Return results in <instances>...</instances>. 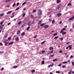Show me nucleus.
Instances as JSON below:
<instances>
[{
  "label": "nucleus",
  "mask_w": 74,
  "mask_h": 74,
  "mask_svg": "<svg viewBox=\"0 0 74 74\" xmlns=\"http://www.w3.org/2000/svg\"><path fill=\"white\" fill-rule=\"evenodd\" d=\"M38 15H42V11H41V10L40 9L38 10Z\"/></svg>",
  "instance_id": "nucleus-1"
},
{
  "label": "nucleus",
  "mask_w": 74,
  "mask_h": 74,
  "mask_svg": "<svg viewBox=\"0 0 74 74\" xmlns=\"http://www.w3.org/2000/svg\"><path fill=\"white\" fill-rule=\"evenodd\" d=\"M49 27V25H44V27L45 28V29H47V28H48Z\"/></svg>",
  "instance_id": "nucleus-2"
},
{
  "label": "nucleus",
  "mask_w": 74,
  "mask_h": 74,
  "mask_svg": "<svg viewBox=\"0 0 74 74\" xmlns=\"http://www.w3.org/2000/svg\"><path fill=\"white\" fill-rule=\"evenodd\" d=\"M66 28H62L60 32V33H62V32H64V30H66Z\"/></svg>",
  "instance_id": "nucleus-3"
},
{
  "label": "nucleus",
  "mask_w": 74,
  "mask_h": 74,
  "mask_svg": "<svg viewBox=\"0 0 74 74\" xmlns=\"http://www.w3.org/2000/svg\"><path fill=\"white\" fill-rule=\"evenodd\" d=\"M62 5V4H60L57 7L56 9H59L60 7H61V6Z\"/></svg>",
  "instance_id": "nucleus-4"
},
{
  "label": "nucleus",
  "mask_w": 74,
  "mask_h": 74,
  "mask_svg": "<svg viewBox=\"0 0 74 74\" xmlns=\"http://www.w3.org/2000/svg\"><path fill=\"white\" fill-rule=\"evenodd\" d=\"M74 18V16H73V17H71L70 18L68 19V21H70L71 20H73V19Z\"/></svg>",
  "instance_id": "nucleus-5"
},
{
  "label": "nucleus",
  "mask_w": 74,
  "mask_h": 74,
  "mask_svg": "<svg viewBox=\"0 0 74 74\" xmlns=\"http://www.w3.org/2000/svg\"><path fill=\"white\" fill-rule=\"evenodd\" d=\"M4 25H0V29H3V27H4Z\"/></svg>",
  "instance_id": "nucleus-6"
},
{
  "label": "nucleus",
  "mask_w": 74,
  "mask_h": 74,
  "mask_svg": "<svg viewBox=\"0 0 74 74\" xmlns=\"http://www.w3.org/2000/svg\"><path fill=\"white\" fill-rule=\"evenodd\" d=\"M27 25V23H25L23 25H22V27H24V26H25Z\"/></svg>",
  "instance_id": "nucleus-7"
},
{
  "label": "nucleus",
  "mask_w": 74,
  "mask_h": 74,
  "mask_svg": "<svg viewBox=\"0 0 74 74\" xmlns=\"http://www.w3.org/2000/svg\"><path fill=\"white\" fill-rule=\"evenodd\" d=\"M62 15V14L60 13H58L57 14V15L58 16V17H59L60 16H61V15Z\"/></svg>",
  "instance_id": "nucleus-8"
},
{
  "label": "nucleus",
  "mask_w": 74,
  "mask_h": 74,
  "mask_svg": "<svg viewBox=\"0 0 74 74\" xmlns=\"http://www.w3.org/2000/svg\"><path fill=\"white\" fill-rule=\"evenodd\" d=\"M25 34V33L24 32L21 34V36H24Z\"/></svg>",
  "instance_id": "nucleus-9"
},
{
  "label": "nucleus",
  "mask_w": 74,
  "mask_h": 74,
  "mask_svg": "<svg viewBox=\"0 0 74 74\" xmlns=\"http://www.w3.org/2000/svg\"><path fill=\"white\" fill-rule=\"evenodd\" d=\"M72 47V45H69L68 46V48H69V49H71V48Z\"/></svg>",
  "instance_id": "nucleus-10"
},
{
  "label": "nucleus",
  "mask_w": 74,
  "mask_h": 74,
  "mask_svg": "<svg viewBox=\"0 0 74 74\" xmlns=\"http://www.w3.org/2000/svg\"><path fill=\"white\" fill-rule=\"evenodd\" d=\"M20 32H21V30H19L18 31H17L16 33V34L17 35H18V34H19V33H20Z\"/></svg>",
  "instance_id": "nucleus-11"
},
{
  "label": "nucleus",
  "mask_w": 74,
  "mask_h": 74,
  "mask_svg": "<svg viewBox=\"0 0 74 74\" xmlns=\"http://www.w3.org/2000/svg\"><path fill=\"white\" fill-rule=\"evenodd\" d=\"M15 40L16 41H19V38L16 37L15 38Z\"/></svg>",
  "instance_id": "nucleus-12"
},
{
  "label": "nucleus",
  "mask_w": 74,
  "mask_h": 74,
  "mask_svg": "<svg viewBox=\"0 0 74 74\" xmlns=\"http://www.w3.org/2000/svg\"><path fill=\"white\" fill-rule=\"evenodd\" d=\"M11 12H12V11H9L8 12L6 13V14H10V13H11Z\"/></svg>",
  "instance_id": "nucleus-13"
},
{
  "label": "nucleus",
  "mask_w": 74,
  "mask_h": 74,
  "mask_svg": "<svg viewBox=\"0 0 74 74\" xmlns=\"http://www.w3.org/2000/svg\"><path fill=\"white\" fill-rule=\"evenodd\" d=\"M53 49V47H51L49 48V50H52V49Z\"/></svg>",
  "instance_id": "nucleus-14"
},
{
  "label": "nucleus",
  "mask_w": 74,
  "mask_h": 74,
  "mask_svg": "<svg viewBox=\"0 0 74 74\" xmlns=\"http://www.w3.org/2000/svg\"><path fill=\"white\" fill-rule=\"evenodd\" d=\"M62 33V34L63 35L64 34H66L67 33L66 32H62V33Z\"/></svg>",
  "instance_id": "nucleus-15"
},
{
  "label": "nucleus",
  "mask_w": 74,
  "mask_h": 74,
  "mask_svg": "<svg viewBox=\"0 0 74 74\" xmlns=\"http://www.w3.org/2000/svg\"><path fill=\"white\" fill-rule=\"evenodd\" d=\"M30 17L32 19H33V18H34V16L33 15H31L30 16Z\"/></svg>",
  "instance_id": "nucleus-16"
},
{
  "label": "nucleus",
  "mask_w": 74,
  "mask_h": 74,
  "mask_svg": "<svg viewBox=\"0 0 74 74\" xmlns=\"http://www.w3.org/2000/svg\"><path fill=\"white\" fill-rule=\"evenodd\" d=\"M42 64H44L45 62H44V60H43L41 62Z\"/></svg>",
  "instance_id": "nucleus-17"
},
{
  "label": "nucleus",
  "mask_w": 74,
  "mask_h": 74,
  "mask_svg": "<svg viewBox=\"0 0 74 74\" xmlns=\"http://www.w3.org/2000/svg\"><path fill=\"white\" fill-rule=\"evenodd\" d=\"M28 25L31 26V23L30 22H29L28 23Z\"/></svg>",
  "instance_id": "nucleus-18"
},
{
  "label": "nucleus",
  "mask_w": 74,
  "mask_h": 74,
  "mask_svg": "<svg viewBox=\"0 0 74 74\" xmlns=\"http://www.w3.org/2000/svg\"><path fill=\"white\" fill-rule=\"evenodd\" d=\"M25 20L26 21H28V20H29V18H25Z\"/></svg>",
  "instance_id": "nucleus-19"
},
{
  "label": "nucleus",
  "mask_w": 74,
  "mask_h": 74,
  "mask_svg": "<svg viewBox=\"0 0 74 74\" xmlns=\"http://www.w3.org/2000/svg\"><path fill=\"white\" fill-rule=\"evenodd\" d=\"M57 60H58L57 59H55L53 60V62H56V61H57Z\"/></svg>",
  "instance_id": "nucleus-20"
},
{
  "label": "nucleus",
  "mask_w": 74,
  "mask_h": 74,
  "mask_svg": "<svg viewBox=\"0 0 74 74\" xmlns=\"http://www.w3.org/2000/svg\"><path fill=\"white\" fill-rule=\"evenodd\" d=\"M71 73H72V71L70 70V71L69 72H68V74H71Z\"/></svg>",
  "instance_id": "nucleus-21"
},
{
  "label": "nucleus",
  "mask_w": 74,
  "mask_h": 74,
  "mask_svg": "<svg viewBox=\"0 0 74 74\" xmlns=\"http://www.w3.org/2000/svg\"><path fill=\"white\" fill-rule=\"evenodd\" d=\"M35 72V70H33L32 71H31V72L32 73H34V72Z\"/></svg>",
  "instance_id": "nucleus-22"
},
{
  "label": "nucleus",
  "mask_w": 74,
  "mask_h": 74,
  "mask_svg": "<svg viewBox=\"0 0 74 74\" xmlns=\"http://www.w3.org/2000/svg\"><path fill=\"white\" fill-rule=\"evenodd\" d=\"M42 22V21H39L38 22V24L39 25H40V24H41V23Z\"/></svg>",
  "instance_id": "nucleus-23"
},
{
  "label": "nucleus",
  "mask_w": 74,
  "mask_h": 74,
  "mask_svg": "<svg viewBox=\"0 0 74 74\" xmlns=\"http://www.w3.org/2000/svg\"><path fill=\"white\" fill-rule=\"evenodd\" d=\"M68 63V62H64L62 63V64H66V63Z\"/></svg>",
  "instance_id": "nucleus-24"
},
{
  "label": "nucleus",
  "mask_w": 74,
  "mask_h": 74,
  "mask_svg": "<svg viewBox=\"0 0 74 74\" xmlns=\"http://www.w3.org/2000/svg\"><path fill=\"white\" fill-rule=\"evenodd\" d=\"M14 43V42H11L10 43H9V45H10V44H12Z\"/></svg>",
  "instance_id": "nucleus-25"
},
{
  "label": "nucleus",
  "mask_w": 74,
  "mask_h": 74,
  "mask_svg": "<svg viewBox=\"0 0 74 74\" xmlns=\"http://www.w3.org/2000/svg\"><path fill=\"white\" fill-rule=\"evenodd\" d=\"M60 39L61 41H62V40H63V38L62 37L60 38Z\"/></svg>",
  "instance_id": "nucleus-26"
},
{
  "label": "nucleus",
  "mask_w": 74,
  "mask_h": 74,
  "mask_svg": "<svg viewBox=\"0 0 74 74\" xmlns=\"http://www.w3.org/2000/svg\"><path fill=\"white\" fill-rule=\"evenodd\" d=\"M21 23H22V21H20L18 22V25H21Z\"/></svg>",
  "instance_id": "nucleus-27"
},
{
  "label": "nucleus",
  "mask_w": 74,
  "mask_h": 74,
  "mask_svg": "<svg viewBox=\"0 0 74 74\" xmlns=\"http://www.w3.org/2000/svg\"><path fill=\"white\" fill-rule=\"evenodd\" d=\"M29 29H30V27L29 26L27 28V30H29Z\"/></svg>",
  "instance_id": "nucleus-28"
},
{
  "label": "nucleus",
  "mask_w": 74,
  "mask_h": 74,
  "mask_svg": "<svg viewBox=\"0 0 74 74\" xmlns=\"http://www.w3.org/2000/svg\"><path fill=\"white\" fill-rule=\"evenodd\" d=\"M25 15H26V14L25 13H24L23 14V17H24L25 16Z\"/></svg>",
  "instance_id": "nucleus-29"
},
{
  "label": "nucleus",
  "mask_w": 74,
  "mask_h": 74,
  "mask_svg": "<svg viewBox=\"0 0 74 74\" xmlns=\"http://www.w3.org/2000/svg\"><path fill=\"white\" fill-rule=\"evenodd\" d=\"M16 5V3H14V4H13L12 5V7H15V5Z\"/></svg>",
  "instance_id": "nucleus-30"
},
{
  "label": "nucleus",
  "mask_w": 74,
  "mask_h": 74,
  "mask_svg": "<svg viewBox=\"0 0 74 74\" xmlns=\"http://www.w3.org/2000/svg\"><path fill=\"white\" fill-rule=\"evenodd\" d=\"M71 5V4L70 3H69L68 4V6H70Z\"/></svg>",
  "instance_id": "nucleus-31"
},
{
  "label": "nucleus",
  "mask_w": 74,
  "mask_h": 74,
  "mask_svg": "<svg viewBox=\"0 0 74 74\" xmlns=\"http://www.w3.org/2000/svg\"><path fill=\"white\" fill-rule=\"evenodd\" d=\"M32 12H36V10H34Z\"/></svg>",
  "instance_id": "nucleus-32"
},
{
  "label": "nucleus",
  "mask_w": 74,
  "mask_h": 74,
  "mask_svg": "<svg viewBox=\"0 0 74 74\" xmlns=\"http://www.w3.org/2000/svg\"><path fill=\"white\" fill-rule=\"evenodd\" d=\"M55 23V20H53L52 21V24H53V23Z\"/></svg>",
  "instance_id": "nucleus-33"
},
{
  "label": "nucleus",
  "mask_w": 74,
  "mask_h": 74,
  "mask_svg": "<svg viewBox=\"0 0 74 74\" xmlns=\"http://www.w3.org/2000/svg\"><path fill=\"white\" fill-rule=\"evenodd\" d=\"M26 3H27V2H25L23 3L22 4V5H24L25 4H26Z\"/></svg>",
  "instance_id": "nucleus-34"
},
{
  "label": "nucleus",
  "mask_w": 74,
  "mask_h": 74,
  "mask_svg": "<svg viewBox=\"0 0 74 74\" xmlns=\"http://www.w3.org/2000/svg\"><path fill=\"white\" fill-rule=\"evenodd\" d=\"M8 40H11V37H9L8 38Z\"/></svg>",
  "instance_id": "nucleus-35"
},
{
  "label": "nucleus",
  "mask_w": 74,
  "mask_h": 74,
  "mask_svg": "<svg viewBox=\"0 0 74 74\" xmlns=\"http://www.w3.org/2000/svg\"><path fill=\"white\" fill-rule=\"evenodd\" d=\"M46 41H44L43 42H41V44H44V43H45V42Z\"/></svg>",
  "instance_id": "nucleus-36"
},
{
  "label": "nucleus",
  "mask_w": 74,
  "mask_h": 74,
  "mask_svg": "<svg viewBox=\"0 0 74 74\" xmlns=\"http://www.w3.org/2000/svg\"><path fill=\"white\" fill-rule=\"evenodd\" d=\"M3 15H4V14H0V16H3Z\"/></svg>",
  "instance_id": "nucleus-37"
},
{
  "label": "nucleus",
  "mask_w": 74,
  "mask_h": 74,
  "mask_svg": "<svg viewBox=\"0 0 74 74\" xmlns=\"http://www.w3.org/2000/svg\"><path fill=\"white\" fill-rule=\"evenodd\" d=\"M72 64L73 66H74V62H72Z\"/></svg>",
  "instance_id": "nucleus-38"
},
{
  "label": "nucleus",
  "mask_w": 74,
  "mask_h": 74,
  "mask_svg": "<svg viewBox=\"0 0 74 74\" xmlns=\"http://www.w3.org/2000/svg\"><path fill=\"white\" fill-rule=\"evenodd\" d=\"M14 69H16V68H17V66H14L13 67Z\"/></svg>",
  "instance_id": "nucleus-39"
},
{
  "label": "nucleus",
  "mask_w": 74,
  "mask_h": 74,
  "mask_svg": "<svg viewBox=\"0 0 74 74\" xmlns=\"http://www.w3.org/2000/svg\"><path fill=\"white\" fill-rule=\"evenodd\" d=\"M59 37L58 36H57V37H54V39H57Z\"/></svg>",
  "instance_id": "nucleus-40"
},
{
  "label": "nucleus",
  "mask_w": 74,
  "mask_h": 74,
  "mask_svg": "<svg viewBox=\"0 0 74 74\" xmlns=\"http://www.w3.org/2000/svg\"><path fill=\"white\" fill-rule=\"evenodd\" d=\"M57 34H58L56 33L54 34L53 35H54V36H56Z\"/></svg>",
  "instance_id": "nucleus-41"
},
{
  "label": "nucleus",
  "mask_w": 74,
  "mask_h": 74,
  "mask_svg": "<svg viewBox=\"0 0 74 74\" xmlns=\"http://www.w3.org/2000/svg\"><path fill=\"white\" fill-rule=\"evenodd\" d=\"M60 0H58L57 1V3H60Z\"/></svg>",
  "instance_id": "nucleus-42"
},
{
  "label": "nucleus",
  "mask_w": 74,
  "mask_h": 74,
  "mask_svg": "<svg viewBox=\"0 0 74 74\" xmlns=\"http://www.w3.org/2000/svg\"><path fill=\"white\" fill-rule=\"evenodd\" d=\"M72 58H73V55H71L70 58V59H71Z\"/></svg>",
  "instance_id": "nucleus-43"
},
{
  "label": "nucleus",
  "mask_w": 74,
  "mask_h": 74,
  "mask_svg": "<svg viewBox=\"0 0 74 74\" xmlns=\"http://www.w3.org/2000/svg\"><path fill=\"white\" fill-rule=\"evenodd\" d=\"M9 1L8 0H6L5 1V3H7Z\"/></svg>",
  "instance_id": "nucleus-44"
},
{
  "label": "nucleus",
  "mask_w": 74,
  "mask_h": 74,
  "mask_svg": "<svg viewBox=\"0 0 74 74\" xmlns=\"http://www.w3.org/2000/svg\"><path fill=\"white\" fill-rule=\"evenodd\" d=\"M19 9V7H18L16 8V10H18Z\"/></svg>",
  "instance_id": "nucleus-45"
},
{
  "label": "nucleus",
  "mask_w": 74,
  "mask_h": 74,
  "mask_svg": "<svg viewBox=\"0 0 74 74\" xmlns=\"http://www.w3.org/2000/svg\"><path fill=\"white\" fill-rule=\"evenodd\" d=\"M3 23H4V21H2V22L0 23V25H2Z\"/></svg>",
  "instance_id": "nucleus-46"
},
{
  "label": "nucleus",
  "mask_w": 74,
  "mask_h": 74,
  "mask_svg": "<svg viewBox=\"0 0 74 74\" xmlns=\"http://www.w3.org/2000/svg\"><path fill=\"white\" fill-rule=\"evenodd\" d=\"M44 25V23H42V24H41V25H40V26H43Z\"/></svg>",
  "instance_id": "nucleus-47"
},
{
  "label": "nucleus",
  "mask_w": 74,
  "mask_h": 74,
  "mask_svg": "<svg viewBox=\"0 0 74 74\" xmlns=\"http://www.w3.org/2000/svg\"><path fill=\"white\" fill-rule=\"evenodd\" d=\"M50 67H53V64L51 65H50Z\"/></svg>",
  "instance_id": "nucleus-48"
},
{
  "label": "nucleus",
  "mask_w": 74,
  "mask_h": 74,
  "mask_svg": "<svg viewBox=\"0 0 74 74\" xmlns=\"http://www.w3.org/2000/svg\"><path fill=\"white\" fill-rule=\"evenodd\" d=\"M56 73H60V72L59 71H56Z\"/></svg>",
  "instance_id": "nucleus-49"
},
{
  "label": "nucleus",
  "mask_w": 74,
  "mask_h": 74,
  "mask_svg": "<svg viewBox=\"0 0 74 74\" xmlns=\"http://www.w3.org/2000/svg\"><path fill=\"white\" fill-rule=\"evenodd\" d=\"M19 3H17L16 4V5L18 6V5H19Z\"/></svg>",
  "instance_id": "nucleus-50"
},
{
  "label": "nucleus",
  "mask_w": 74,
  "mask_h": 74,
  "mask_svg": "<svg viewBox=\"0 0 74 74\" xmlns=\"http://www.w3.org/2000/svg\"><path fill=\"white\" fill-rule=\"evenodd\" d=\"M66 67V66L65 65H63V66H62V68H64Z\"/></svg>",
  "instance_id": "nucleus-51"
},
{
  "label": "nucleus",
  "mask_w": 74,
  "mask_h": 74,
  "mask_svg": "<svg viewBox=\"0 0 74 74\" xmlns=\"http://www.w3.org/2000/svg\"><path fill=\"white\" fill-rule=\"evenodd\" d=\"M37 18H40L41 17L40 16H37L36 17Z\"/></svg>",
  "instance_id": "nucleus-52"
},
{
  "label": "nucleus",
  "mask_w": 74,
  "mask_h": 74,
  "mask_svg": "<svg viewBox=\"0 0 74 74\" xmlns=\"http://www.w3.org/2000/svg\"><path fill=\"white\" fill-rule=\"evenodd\" d=\"M45 52V50L42 51V53H43V52Z\"/></svg>",
  "instance_id": "nucleus-53"
},
{
  "label": "nucleus",
  "mask_w": 74,
  "mask_h": 74,
  "mask_svg": "<svg viewBox=\"0 0 74 74\" xmlns=\"http://www.w3.org/2000/svg\"><path fill=\"white\" fill-rule=\"evenodd\" d=\"M53 51L52 50L51 51L50 53H53Z\"/></svg>",
  "instance_id": "nucleus-54"
},
{
  "label": "nucleus",
  "mask_w": 74,
  "mask_h": 74,
  "mask_svg": "<svg viewBox=\"0 0 74 74\" xmlns=\"http://www.w3.org/2000/svg\"><path fill=\"white\" fill-rule=\"evenodd\" d=\"M4 52L3 51H0V53H3Z\"/></svg>",
  "instance_id": "nucleus-55"
},
{
  "label": "nucleus",
  "mask_w": 74,
  "mask_h": 74,
  "mask_svg": "<svg viewBox=\"0 0 74 74\" xmlns=\"http://www.w3.org/2000/svg\"><path fill=\"white\" fill-rule=\"evenodd\" d=\"M53 56H54V55H50V56H51V57H53Z\"/></svg>",
  "instance_id": "nucleus-56"
},
{
  "label": "nucleus",
  "mask_w": 74,
  "mask_h": 74,
  "mask_svg": "<svg viewBox=\"0 0 74 74\" xmlns=\"http://www.w3.org/2000/svg\"><path fill=\"white\" fill-rule=\"evenodd\" d=\"M10 24H11V23H8V26H9V25H10Z\"/></svg>",
  "instance_id": "nucleus-57"
},
{
  "label": "nucleus",
  "mask_w": 74,
  "mask_h": 74,
  "mask_svg": "<svg viewBox=\"0 0 74 74\" xmlns=\"http://www.w3.org/2000/svg\"><path fill=\"white\" fill-rule=\"evenodd\" d=\"M62 51L61 50L59 52V53H62Z\"/></svg>",
  "instance_id": "nucleus-58"
},
{
  "label": "nucleus",
  "mask_w": 74,
  "mask_h": 74,
  "mask_svg": "<svg viewBox=\"0 0 74 74\" xmlns=\"http://www.w3.org/2000/svg\"><path fill=\"white\" fill-rule=\"evenodd\" d=\"M58 66H59V67H60V66H61V64H59Z\"/></svg>",
  "instance_id": "nucleus-59"
},
{
  "label": "nucleus",
  "mask_w": 74,
  "mask_h": 74,
  "mask_svg": "<svg viewBox=\"0 0 74 74\" xmlns=\"http://www.w3.org/2000/svg\"><path fill=\"white\" fill-rule=\"evenodd\" d=\"M14 14H15V12H13L12 14V15H14Z\"/></svg>",
  "instance_id": "nucleus-60"
},
{
  "label": "nucleus",
  "mask_w": 74,
  "mask_h": 74,
  "mask_svg": "<svg viewBox=\"0 0 74 74\" xmlns=\"http://www.w3.org/2000/svg\"><path fill=\"white\" fill-rule=\"evenodd\" d=\"M14 17V16H12L11 17V18H13V17Z\"/></svg>",
  "instance_id": "nucleus-61"
},
{
  "label": "nucleus",
  "mask_w": 74,
  "mask_h": 74,
  "mask_svg": "<svg viewBox=\"0 0 74 74\" xmlns=\"http://www.w3.org/2000/svg\"><path fill=\"white\" fill-rule=\"evenodd\" d=\"M0 45H3V43H0Z\"/></svg>",
  "instance_id": "nucleus-62"
},
{
  "label": "nucleus",
  "mask_w": 74,
  "mask_h": 74,
  "mask_svg": "<svg viewBox=\"0 0 74 74\" xmlns=\"http://www.w3.org/2000/svg\"><path fill=\"white\" fill-rule=\"evenodd\" d=\"M16 18L14 19V21H16Z\"/></svg>",
  "instance_id": "nucleus-63"
},
{
  "label": "nucleus",
  "mask_w": 74,
  "mask_h": 74,
  "mask_svg": "<svg viewBox=\"0 0 74 74\" xmlns=\"http://www.w3.org/2000/svg\"><path fill=\"white\" fill-rule=\"evenodd\" d=\"M37 37V36L36 35L34 37V38H36Z\"/></svg>",
  "instance_id": "nucleus-64"
}]
</instances>
